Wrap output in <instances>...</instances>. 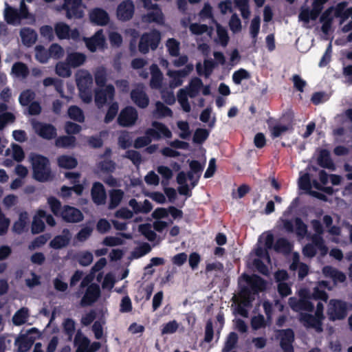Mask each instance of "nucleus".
<instances>
[{
    "instance_id": "1",
    "label": "nucleus",
    "mask_w": 352,
    "mask_h": 352,
    "mask_svg": "<svg viewBox=\"0 0 352 352\" xmlns=\"http://www.w3.org/2000/svg\"><path fill=\"white\" fill-rule=\"evenodd\" d=\"M243 280L246 282L247 287L242 288L237 296H233L234 305L232 306L234 314L248 318V309L254 299L255 293L264 289L266 284L261 278L256 275L251 276L243 275L239 280L240 285H242Z\"/></svg>"
},
{
    "instance_id": "2",
    "label": "nucleus",
    "mask_w": 352,
    "mask_h": 352,
    "mask_svg": "<svg viewBox=\"0 0 352 352\" xmlns=\"http://www.w3.org/2000/svg\"><path fill=\"white\" fill-rule=\"evenodd\" d=\"M322 288H327L329 290L332 289V287L329 285V283L324 280L318 283V286L314 288V291L311 294L307 289H301L298 292L300 299L297 300L295 298H290L289 299V306L294 311L297 312H302L303 311H311L314 305L310 302V300L312 298L320 299L326 302L328 299V295L325 292L321 289Z\"/></svg>"
},
{
    "instance_id": "3",
    "label": "nucleus",
    "mask_w": 352,
    "mask_h": 352,
    "mask_svg": "<svg viewBox=\"0 0 352 352\" xmlns=\"http://www.w3.org/2000/svg\"><path fill=\"white\" fill-rule=\"evenodd\" d=\"M95 81L99 87L95 91V102L98 108L102 107L109 100H112L114 97L115 89L113 85H109L104 87L107 82V72L104 67L96 69Z\"/></svg>"
},
{
    "instance_id": "4",
    "label": "nucleus",
    "mask_w": 352,
    "mask_h": 352,
    "mask_svg": "<svg viewBox=\"0 0 352 352\" xmlns=\"http://www.w3.org/2000/svg\"><path fill=\"white\" fill-rule=\"evenodd\" d=\"M274 242L273 235L270 233H263L258 239L255 254L258 257L254 261V265L263 274H267L268 269L265 262L270 263L268 250L271 249Z\"/></svg>"
},
{
    "instance_id": "5",
    "label": "nucleus",
    "mask_w": 352,
    "mask_h": 352,
    "mask_svg": "<svg viewBox=\"0 0 352 352\" xmlns=\"http://www.w3.org/2000/svg\"><path fill=\"white\" fill-rule=\"evenodd\" d=\"M311 224L316 233L311 238L312 243L307 244L302 249V253L305 256L311 258L318 250L320 255L324 256L328 252V248L321 236L323 233L322 226L318 220L311 221Z\"/></svg>"
},
{
    "instance_id": "6",
    "label": "nucleus",
    "mask_w": 352,
    "mask_h": 352,
    "mask_svg": "<svg viewBox=\"0 0 352 352\" xmlns=\"http://www.w3.org/2000/svg\"><path fill=\"white\" fill-rule=\"evenodd\" d=\"M29 161L31 163L33 171V177L38 182H46L52 178L50 162L47 157L31 153L29 155Z\"/></svg>"
},
{
    "instance_id": "7",
    "label": "nucleus",
    "mask_w": 352,
    "mask_h": 352,
    "mask_svg": "<svg viewBox=\"0 0 352 352\" xmlns=\"http://www.w3.org/2000/svg\"><path fill=\"white\" fill-rule=\"evenodd\" d=\"M292 210L293 206H289L280 218L279 222L281 223L283 229L287 232H294L298 239L301 240L307 235V226L298 217L295 218L294 220L289 219Z\"/></svg>"
},
{
    "instance_id": "8",
    "label": "nucleus",
    "mask_w": 352,
    "mask_h": 352,
    "mask_svg": "<svg viewBox=\"0 0 352 352\" xmlns=\"http://www.w3.org/2000/svg\"><path fill=\"white\" fill-rule=\"evenodd\" d=\"M298 186L300 189L306 191L313 197H315L321 200H326V196L321 192L313 190L312 188L322 190L327 194H331L333 189L331 187H322V185L316 180L311 182L310 176L308 173H300L298 179Z\"/></svg>"
},
{
    "instance_id": "9",
    "label": "nucleus",
    "mask_w": 352,
    "mask_h": 352,
    "mask_svg": "<svg viewBox=\"0 0 352 352\" xmlns=\"http://www.w3.org/2000/svg\"><path fill=\"white\" fill-rule=\"evenodd\" d=\"M76 80L80 98L85 103L91 102L92 100L91 87L93 84L91 74L85 69L78 70L76 74Z\"/></svg>"
},
{
    "instance_id": "10",
    "label": "nucleus",
    "mask_w": 352,
    "mask_h": 352,
    "mask_svg": "<svg viewBox=\"0 0 352 352\" xmlns=\"http://www.w3.org/2000/svg\"><path fill=\"white\" fill-rule=\"evenodd\" d=\"M202 86L203 83L201 80L198 78H195L192 79L187 87L179 90L177 93V101L184 111L188 113L191 110L188 96L195 98L199 92Z\"/></svg>"
},
{
    "instance_id": "11",
    "label": "nucleus",
    "mask_w": 352,
    "mask_h": 352,
    "mask_svg": "<svg viewBox=\"0 0 352 352\" xmlns=\"http://www.w3.org/2000/svg\"><path fill=\"white\" fill-rule=\"evenodd\" d=\"M4 18L8 23L14 25H19L23 19H30L31 21H33L32 16L28 12V8L23 3L20 4L19 11L6 3Z\"/></svg>"
},
{
    "instance_id": "12",
    "label": "nucleus",
    "mask_w": 352,
    "mask_h": 352,
    "mask_svg": "<svg viewBox=\"0 0 352 352\" xmlns=\"http://www.w3.org/2000/svg\"><path fill=\"white\" fill-rule=\"evenodd\" d=\"M85 9L86 6L82 0H64L63 6L56 8L58 11L65 10L68 19H82L85 15Z\"/></svg>"
},
{
    "instance_id": "13",
    "label": "nucleus",
    "mask_w": 352,
    "mask_h": 352,
    "mask_svg": "<svg viewBox=\"0 0 352 352\" xmlns=\"http://www.w3.org/2000/svg\"><path fill=\"white\" fill-rule=\"evenodd\" d=\"M324 305L322 302H318L316 307L315 316L310 314H300V320L307 327L314 328L316 331H322V320L324 318L323 316Z\"/></svg>"
},
{
    "instance_id": "14",
    "label": "nucleus",
    "mask_w": 352,
    "mask_h": 352,
    "mask_svg": "<svg viewBox=\"0 0 352 352\" xmlns=\"http://www.w3.org/2000/svg\"><path fill=\"white\" fill-rule=\"evenodd\" d=\"M347 3L342 2L336 6V14L340 18V23L342 25V31L348 32L352 30V7L346 9Z\"/></svg>"
},
{
    "instance_id": "15",
    "label": "nucleus",
    "mask_w": 352,
    "mask_h": 352,
    "mask_svg": "<svg viewBox=\"0 0 352 352\" xmlns=\"http://www.w3.org/2000/svg\"><path fill=\"white\" fill-rule=\"evenodd\" d=\"M142 1L144 8L150 10L146 14L142 16V21L146 23L155 22L158 24H163L164 15L157 5L152 3L151 0H142Z\"/></svg>"
},
{
    "instance_id": "16",
    "label": "nucleus",
    "mask_w": 352,
    "mask_h": 352,
    "mask_svg": "<svg viewBox=\"0 0 352 352\" xmlns=\"http://www.w3.org/2000/svg\"><path fill=\"white\" fill-rule=\"evenodd\" d=\"M160 41V34L157 31H152L150 33L143 34L139 43L140 52L146 54L150 49L155 50Z\"/></svg>"
},
{
    "instance_id": "17",
    "label": "nucleus",
    "mask_w": 352,
    "mask_h": 352,
    "mask_svg": "<svg viewBox=\"0 0 352 352\" xmlns=\"http://www.w3.org/2000/svg\"><path fill=\"white\" fill-rule=\"evenodd\" d=\"M346 303L339 300H331L328 305L327 314L331 320H341L346 316Z\"/></svg>"
},
{
    "instance_id": "18",
    "label": "nucleus",
    "mask_w": 352,
    "mask_h": 352,
    "mask_svg": "<svg viewBox=\"0 0 352 352\" xmlns=\"http://www.w3.org/2000/svg\"><path fill=\"white\" fill-rule=\"evenodd\" d=\"M54 31L59 39H72L78 41L80 38V32L77 28L71 29L63 22H58L54 25Z\"/></svg>"
},
{
    "instance_id": "19",
    "label": "nucleus",
    "mask_w": 352,
    "mask_h": 352,
    "mask_svg": "<svg viewBox=\"0 0 352 352\" xmlns=\"http://www.w3.org/2000/svg\"><path fill=\"white\" fill-rule=\"evenodd\" d=\"M83 41L88 50L92 52L97 50H103L107 47L106 38L102 30H98L91 37L83 38Z\"/></svg>"
},
{
    "instance_id": "20",
    "label": "nucleus",
    "mask_w": 352,
    "mask_h": 352,
    "mask_svg": "<svg viewBox=\"0 0 352 352\" xmlns=\"http://www.w3.org/2000/svg\"><path fill=\"white\" fill-rule=\"evenodd\" d=\"M33 333H38L35 328L30 329L25 333H21L16 339L15 344L18 347L19 352H25L30 349L36 339V336H33Z\"/></svg>"
},
{
    "instance_id": "21",
    "label": "nucleus",
    "mask_w": 352,
    "mask_h": 352,
    "mask_svg": "<svg viewBox=\"0 0 352 352\" xmlns=\"http://www.w3.org/2000/svg\"><path fill=\"white\" fill-rule=\"evenodd\" d=\"M32 125L35 133L44 139L50 140L56 135V129L50 124L32 120Z\"/></svg>"
},
{
    "instance_id": "22",
    "label": "nucleus",
    "mask_w": 352,
    "mask_h": 352,
    "mask_svg": "<svg viewBox=\"0 0 352 352\" xmlns=\"http://www.w3.org/2000/svg\"><path fill=\"white\" fill-rule=\"evenodd\" d=\"M135 6L131 0L122 1L117 7L116 17L119 21H129L133 16Z\"/></svg>"
},
{
    "instance_id": "23",
    "label": "nucleus",
    "mask_w": 352,
    "mask_h": 352,
    "mask_svg": "<svg viewBox=\"0 0 352 352\" xmlns=\"http://www.w3.org/2000/svg\"><path fill=\"white\" fill-rule=\"evenodd\" d=\"M193 69L192 64L187 65L185 69L179 71L168 70L167 76L169 77V87L174 89L180 86L183 82V78Z\"/></svg>"
},
{
    "instance_id": "24",
    "label": "nucleus",
    "mask_w": 352,
    "mask_h": 352,
    "mask_svg": "<svg viewBox=\"0 0 352 352\" xmlns=\"http://www.w3.org/2000/svg\"><path fill=\"white\" fill-rule=\"evenodd\" d=\"M138 118L137 110L132 107H126L121 111L118 121L122 126H130L135 124Z\"/></svg>"
},
{
    "instance_id": "25",
    "label": "nucleus",
    "mask_w": 352,
    "mask_h": 352,
    "mask_svg": "<svg viewBox=\"0 0 352 352\" xmlns=\"http://www.w3.org/2000/svg\"><path fill=\"white\" fill-rule=\"evenodd\" d=\"M65 177L70 179L74 186L72 188L63 186L60 192L61 197L68 198L72 195V192H75L78 195H80L82 192L83 186L80 184H76L80 177L79 174L77 173H66Z\"/></svg>"
},
{
    "instance_id": "26",
    "label": "nucleus",
    "mask_w": 352,
    "mask_h": 352,
    "mask_svg": "<svg viewBox=\"0 0 352 352\" xmlns=\"http://www.w3.org/2000/svg\"><path fill=\"white\" fill-rule=\"evenodd\" d=\"M89 18L91 23L99 26L107 25L110 20L108 12L100 8L91 10L89 12Z\"/></svg>"
},
{
    "instance_id": "27",
    "label": "nucleus",
    "mask_w": 352,
    "mask_h": 352,
    "mask_svg": "<svg viewBox=\"0 0 352 352\" xmlns=\"http://www.w3.org/2000/svg\"><path fill=\"white\" fill-rule=\"evenodd\" d=\"M152 126L153 127L151 129H148L146 131V135H151L153 139L159 140L161 138H171V131L164 124L158 122H153Z\"/></svg>"
},
{
    "instance_id": "28",
    "label": "nucleus",
    "mask_w": 352,
    "mask_h": 352,
    "mask_svg": "<svg viewBox=\"0 0 352 352\" xmlns=\"http://www.w3.org/2000/svg\"><path fill=\"white\" fill-rule=\"evenodd\" d=\"M131 98L133 102L140 108H145L149 102L148 97L144 91L143 85H138L137 87L131 91Z\"/></svg>"
},
{
    "instance_id": "29",
    "label": "nucleus",
    "mask_w": 352,
    "mask_h": 352,
    "mask_svg": "<svg viewBox=\"0 0 352 352\" xmlns=\"http://www.w3.org/2000/svg\"><path fill=\"white\" fill-rule=\"evenodd\" d=\"M75 343L78 345V352H94L100 349V344L95 342L89 345V340L78 333L75 338Z\"/></svg>"
},
{
    "instance_id": "30",
    "label": "nucleus",
    "mask_w": 352,
    "mask_h": 352,
    "mask_svg": "<svg viewBox=\"0 0 352 352\" xmlns=\"http://www.w3.org/2000/svg\"><path fill=\"white\" fill-rule=\"evenodd\" d=\"M60 217L67 222H79L83 219V215L80 210L68 206L63 208Z\"/></svg>"
},
{
    "instance_id": "31",
    "label": "nucleus",
    "mask_w": 352,
    "mask_h": 352,
    "mask_svg": "<svg viewBox=\"0 0 352 352\" xmlns=\"http://www.w3.org/2000/svg\"><path fill=\"white\" fill-rule=\"evenodd\" d=\"M100 292V287L97 284H91L87 287L86 292L81 300V305L85 306L92 304L99 297Z\"/></svg>"
},
{
    "instance_id": "32",
    "label": "nucleus",
    "mask_w": 352,
    "mask_h": 352,
    "mask_svg": "<svg viewBox=\"0 0 352 352\" xmlns=\"http://www.w3.org/2000/svg\"><path fill=\"white\" fill-rule=\"evenodd\" d=\"M323 223H324L327 228H328V232L331 236V241L336 243H342V239L340 238V228L338 226H333V219L329 215H324L323 217Z\"/></svg>"
},
{
    "instance_id": "33",
    "label": "nucleus",
    "mask_w": 352,
    "mask_h": 352,
    "mask_svg": "<svg viewBox=\"0 0 352 352\" xmlns=\"http://www.w3.org/2000/svg\"><path fill=\"white\" fill-rule=\"evenodd\" d=\"M278 336L284 352H293L294 332L291 329L281 330L278 333Z\"/></svg>"
},
{
    "instance_id": "34",
    "label": "nucleus",
    "mask_w": 352,
    "mask_h": 352,
    "mask_svg": "<svg viewBox=\"0 0 352 352\" xmlns=\"http://www.w3.org/2000/svg\"><path fill=\"white\" fill-rule=\"evenodd\" d=\"M336 6L335 8L331 7L325 10L321 16L320 21L322 23V31L324 34H328L329 32L334 17H338V14H336Z\"/></svg>"
},
{
    "instance_id": "35",
    "label": "nucleus",
    "mask_w": 352,
    "mask_h": 352,
    "mask_svg": "<svg viewBox=\"0 0 352 352\" xmlns=\"http://www.w3.org/2000/svg\"><path fill=\"white\" fill-rule=\"evenodd\" d=\"M190 171L188 173L189 180L191 183L192 188L197 184L200 173L201 172L204 165L199 162L193 160L190 162Z\"/></svg>"
},
{
    "instance_id": "36",
    "label": "nucleus",
    "mask_w": 352,
    "mask_h": 352,
    "mask_svg": "<svg viewBox=\"0 0 352 352\" xmlns=\"http://www.w3.org/2000/svg\"><path fill=\"white\" fill-rule=\"evenodd\" d=\"M72 237V234L67 229L63 230L62 234L56 236L52 241H51L50 245L52 248L60 249L66 246Z\"/></svg>"
},
{
    "instance_id": "37",
    "label": "nucleus",
    "mask_w": 352,
    "mask_h": 352,
    "mask_svg": "<svg viewBox=\"0 0 352 352\" xmlns=\"http://www.w3.org/2000/svg\"><path fill=\"white\" fill-rule=\"evenodd\" d=\"M322 272L325 277L331 278L334 283H343L346 280V276L342 272L331 267L326 266L322 269Z\"/></svg>"
},
{
    "instance_id": "38",
    "label": "nucleus",
    "mask_w": 352,
    "mask_h": 352,
    "mask_svg": "<svg viewBox=\"0 0 352 352\" xmlns=\"http://www.w3.org/2000/svg\"><path fill=\"white\" fill-rule=\"evenodd\" d=\"M92 199L96 204H102L105 202L106 192L102 184L95 183L91 190Z\"/></svg>"
},
{
    "instance_id": "39",
    "label": "nucleus",
    "mask_w": 352,
    "mask_h": 352,
    "mask_svg": "<svg viewBox=\"0 0 352 352\" xmlns=\"http://www.w3.org/2000/svg\"><path fill=\"white\" fill-rule=\"evenodd\" d=\"M299 254L297 252L294 253L293 254V261L290 265V269L292 270H297L298 271V276L300 278H303L307 274L309 271V267L307 265L300 263L299 261Z\"/></svg>"
},
{
    "instance_id": "40",
    "label": "nucleus",
    "mask_w": 352,
    "mask_h": 352,
    "mask_svg": "<svg viewBox=\"0 0 352 352\" xmlns=\"http://www.w3.org/2000/svg\"><path fill=\"white\" fill-rule=\"evenodd\" d=\"M20 36L23 43L26 46L32 45L37 39L36 32L30 28H23L20 32Z\"/></svg>"
},
{
    "instance_id": "41",
    "label": "nucleus",
    "mask_w": 352,
    "mask_h": 352,
    "mask_svg": "<svg viewBox=\"0 0 352 352\" xmlns=\"http://www.w3.org/2000/svg\"><path fill=\"white\" fill-rule=\"evenodd\" d=\"M189 180L188 174L186 175L184 172H180L177 177V182L179 185L178 191L180 195H186L187 197L190 196V188L187 184V181Z\"/></svg>"
},
{
    "instance_id": "42",
    "label": "nucleus",
    "mask_w": 352,
    "mask_h": 352,
    "mask_svg": "<svg viewBox=\"0 0 352 352\" xmlns=\"http://www.w3.org/2000/svg\"><path fill=\"white\" fill-rule=\"evenodd\" d=\"M319 14L312 8L311 10L307 8H302L299 14V20L304 23L305 27H307L310 21L317 19Z\"/></svg>"
},
{
    "instance_id": "43",
    "label": "nucleus",
    "mask_w": 352,
    "mask_h": 352,
    "mask_svg": "<svg viewBox=\"0 0 352 352\" xmlns=\"http://www.w3.org/2000/svg\"><path fill=\"white\" fill-rule=\"evenodd\" d=\"M86 60V56L80 52L69 53L66 58L67 63L74 68L80 67Z\"/></svg>"
},
{
    "instance_id": "44",
    "label": "nucleus",
    "mask_w": 352,
    "mask_h": 352,
    "mask_svg": "<svg viewBox=\"0 0 352 352\" xmlns=\"http://www.w3.org/2000/svg\"><path fill=\"white\" fill-rule=\"evenodd\" d=\"M45 217V211L38 210L37 213L34 217L32 224V231L34 234L41 232L45 228V224L42 220Z\"/></svg>"
},
{
    "instance_id": "45",
    "label": "nucleus",
    "mask_w": 352,
    "mask_h": 352,
    "mask_svg": "<svg viewBox=\"0 0 352 352\" xmlns=\"http://www.w3.org/2000/svg\"><path fill=\"white\" fill-rule=\"evenodd\" d=\"M151 73V87L155 89L161 87L162 82V74L159 69L157 65L153 64L150 67Z\"/></svg>"
},
{
    "instance_id": "46",
    "label": "nucleus",
    "mask_w": 352,
    "mask_h": 352,
    "mask_svg": "<svg viewBox=\"0 0 352 352\" xmlns=\"http://www.w3.org/2000/svg\"><path fill=\"white\" fill-rule=\"evenodd\" d=\"M28 214L26 212H20L19 220L14 222L12 226L13 232L18 234L22 233L28 224Z\"/></svg>"
},
{
    "instance_id": "47",
    "label": "nucleus",
    "mask_w": 352,
    "mask_h": 352,
    "mask_svg": "<svg viewBox=\"0 0 352 352\" xmlns=\"http://www.w3.org/2000/svg\"><path fill=\"white\" fill-rule=\"evenodd\" d=\"M318 164L324 167L332 170H335V165L332 162L329 152L327 150L322 149L320 151V155L318 159Z\"/></svg>"
},
{
    "instance_id": "48",
    "label": "nucleus",
    "mask_w": 352,
    "mask_h": 352,
    "mask_svg": "<svg viewBox=\"0 0 352 352\" xmlns=\"http://www.w3.org/2000/svg\"><path fill=\"white\" fill-rule=\"evenodd\" d=\"M6 155H12L13 159L17 162H21L25 157L21 146L15 144H12L10 148H8L6 150Z\"/></svg>"
},
{
    "instance_id": "49",
    "label": "nucleus",
    "mask_w": 352,
    "mask_h": 352,
    "mask_svg": "<svg viewBox=\"0 0 352 352\" xmlns=\"http://www.w3.org/2000/svg\"><path fill=\"white\" fill-rule=\"evenodd\" d=\"M214 67V63L212 60H205L204 64L198 63L197 65V71L199 75H204L208 77Z\"/></svg>"
},
{
    "instance_id": "50",
    "label": "nucleus",
    "mask_w": 352,
    "mask_h": 352,
    "mask_svg": "<svg viewBox=\"0 0 352 352\" xmlns=\"http://www.w3.org/2000/svg\"><path fill=\"white\" fill-rule=\"evenodd\" d=\"M216 27L217 36L214 39V41L223 47H226L229 41L228 31L225 28H223L218 23L217 24Z\"/></svg>"
},
{
    "instance_id": "51",
    "label": "nucleus",
    "mask_w": 352,
    "mask_h": 352,
    "mask_svg": "<svg viewBox=\"0 0 352 352\" xmlns=\"http://www.w3.org/2000/svg\"><path fill=\"white\" fill-rule=\"evenodd\" d=\"M29 73L27 66L21 62L16 63L12 68V74L17 78H25Z\"/></svg>"
},
{
    "instance_id": "52",
    "label": "nucleus",
    "mask_w": 352,
    "mask_h": 352,
    "mask_svg": "<svg viewBox=\"0 0 352 352\" xmlns=\"http://www.w3.org/2000/svg\"><path fill=\"white\" fill-rule=\"evenodd\" d=\"M28 316V309L23 307L14 314L12 317V322L15 325H21L27 322Z\"/></svg>"
},
{
    "instance_id": "53",
    "label": "nucleus",
    "mask_w": 352,
    "mask_h": 352,
    "mask_svg": "<svg viewBox=\"0 0 352 352\" xmlns=\"http://www.w3.org/2000/svg\"><path fill=\"white\" fill-rule=\"evenodd\" d=\"M58 166L63 168H73L77 165V160L70 155H62L58 158Z\"/></svg>"
},
{
    "instance_id": "54",
    "label": "nucleus",
    "mask_w": 352,
    "mask_h": 352,
    "mask_svg": "<svg viewBox=\"0 0 352 352\" xmlns=\"http://www.w3.org/2000/svg\"><path fill=\"white\" fill-rule=\"evenodd\" d=\"M235 6L241 12V16L244 19H249L250 10L249 8V0H234Z\"/></svg>"
},
{
    "instance_id": "55",
    "label": "nucleus",
    "mask_w": 352,
    "mask_h": 352,
    "mask_svg": "<svg viewBox=\"0 0 352 352\" xmlns=\"http://www.w3.org/2000/svg\"><path fill=\"white\" fill-rule=\"evenodd\" d=\"M189 29L191 33L195 35H201L204 33H207L209 36L211 35L212 30L206 25L194 23L189 25Z\"/></svg>"
},
{
    "instance_id": "56",
    "label": "nucleus",
    "mask_w": 352,
    "mask_h": 352,
    "mask_svg": "<svg viewBox=\"0 0 352 352\" xmlns=\"http://www.w3.org/2000/svg\"><path fill=\"white\" fill-rule=\"evenodd\" d=\"M155 111L154 112V115L157 118H164V117H172L173 111L170 108L165 106L161 102H157L155 103Z\"/></svg>"
},
{
    "instance_id": "57",
    "label": "nucleus",
    "mask_w": 352,
    "mask_h": 352,
    "mask_svg": "<svg viewBox=\"0 0 352 352\" xmlns=\"http://www.w3.org/2000/svg\"><path fill=\"white\" fill-rule=\"evenodd\" d=\"M71 66L67 62H58L56 65V73L60 77L67 78L72 75Z\"/></svg>"
},
{
    "instance_id": "58",
    "label": "nucleus",
    "mask_w": 352,
    "mask_h": 352,
    "mask_svg": "<svg viewBox=\"0 0 352 352\" xmlns=\"http://www.w3.org/2000/svg\"><path fill=\"white\" fill-rule=\"evenodd\" d=\"M261 19L259 16H255L250 23V34L252 38V43L255 44L257 41V36L260 31Z\"/></svg>"
},
{
    "instance_id": "59",
    "label": "nucleus",
    "mask_w": 352,
    "mask_h": 352,
    "mask_svg": "<svg viewBox=\"0 0 352 352\" xmlns=\"http://www.w3.org/2000/svg\"><path fill=\"white\" fill-rule=\"evenodd\" d=\"M122 237L131 239V234H120L118 236H107L104 239L103 243L108 246L119 245L123 243Z\"/></svg>"
},
{
    "instance_id": "60",
    "label": "nucleus",
    "mask_w": 352,
    "mask_h": 352,
    "mask_svg": "<svg viewBox=\"0 0 352 352\" xmlns=\"http://www.w3.org/2000/svg\"><path fill=\"white\" fill-rule=\"evenodd\" d=\"M109 208L117 207L123 198L124 192L121 190H112L110 193Z\"/></svg>"
},
{
    "instance_id": "61",
    "label": "nucleus",
    "mask_w": 352,
    "mask_h": 352,
    "mask_svg": "<svg viewBox=\"0 0 352 352\" xmlns=\"http://www.w3.org/2000/svg\"><path fill=\"white\" fill-rule=\"evenodd\" d=\"M75 143L76 138L74 136H61L56 140V146L62 148L72 147Z\"/></svg>"
},
{
    "instance_id": "62",
    "label": "nucleus",
    "mask_w": 352,
    "mask_h": 352,
    "mask_svg": "<svg viewBox=\"0 0 352 352\" xmlns=\"http://www.w3.org/2000/svg\"><path fill=\"white\" fill-rule=\"evenodd\" d=\"M289 126L286 124H276L274 126H270L271 135L273 138H278L287 131Z\"/></svg>"
},
{
    "instance_id": "63",
    "label": "nucleus",
    "mask_w": 352,
    "mask_h": 352,
    "mask_svg": "<svg viewBox=\"0 0 352 352\" xmlns=\"http://www.w3.org/2000/svg\"><path fill=\"white\" fill-rule=\"evenodd\" d=\"M274 249L277 252L288 253L292 249V244L285 239H280L276 241Z\"/></svg>"
},
{
    "instance_id": "64",
    "label": "nucleus",
    "mask_w": 352,
    "mask_h": 352,
    "mask_svg": "<svg viewBox=\"0 0 352 352\" xmlns=\"http://www.w3.org/2000/svg\"><path fill=\"white\" fill-rule=\"evenodd\" d=\"M35 52L36 60L41 63H47L50 58L49 50H45V48L41 45L36 46Z\"/></svg>"
}]
</instances>
